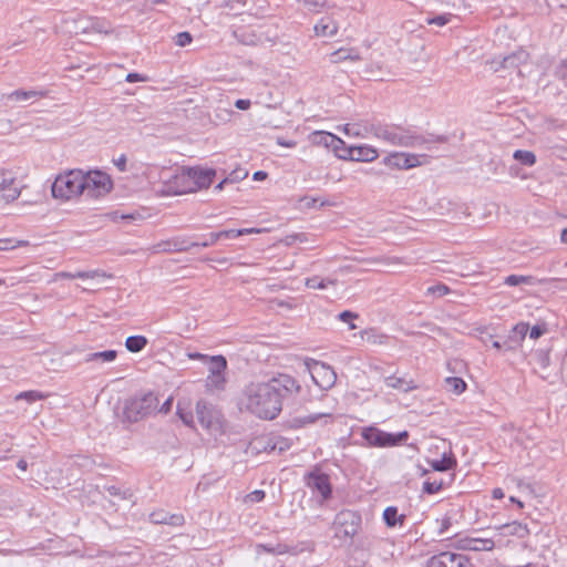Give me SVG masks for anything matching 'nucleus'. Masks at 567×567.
I'll return each instance as SVG.
<instances>
[{
    "label": "nucleus",
    "instance_id": "nucleus-1",
    "mask_svg": "<svg viewBox=\"0 0 567 567\" xmlns=\"http://www.w3.org/2000/svg\"><path fill=\"white\" fill-rule=\"evenodd\" d=\"M301 390L298 381L289 374L279 373L267 382H250L243 390L241 409L264 420L275 419L285 401L296 398Z\"/></svg>",
    "mask_w": 567,
    "mask_h": 567
},
{
    "label": "nucleus",
    "instance_id": "nucleus-2",
    "mask_svg": "<svg viewBox=\"0 0 567 567\" xmlns=\"http://www.w3.org/2000/svg\"><path fill=\"white\" fill-rule=\"evenodd\" d=\"M158 406L153 392H141L126 400L123 414L126 421L134 423L151 415Z\"/></svg>",
    "mask_w": 567,
    "mask_h": 567
},
{
    "label": "nucleus",
    "instance_id": "nucleus-3",
    "mask_svg": "<svg viewBox=\"0 0 567 567\" xmlns=\"http://www.w3.org/2000/svg\"><path fill=\"white\" fill-rule=\"evenodd\" d=\"M83 171L73 169L59 175L52 184L51 192L54 198L71 199L83 194Z\"/></svg>",
    "mask_w": 567,
    "mask_h": 567
},
{
    "label": "nucleus",
    "instance_id": "nucleus-4",
    "mask_svg": "<svg viewBox=\"0 0 567 567\" xmlns=\"http://www.w3.org/2000/svg\"><path fill=\"white\" fill-rule=\"evenodd\" d=\"M215 176L213 169L186 168L175 176L178 189L176 193H193L202 188H207Z\"/></svg>",
    "mask_w": 567,
    "mask_h": 567
},
{
    "label": "nucleus",
    "instance_id": "nucleus-5",
    "mask_svg": "<svg viewBox=\"0 0 567 567\" xmlns=\"http://www.w3.org/2000/svg\"><path fill=\"white\" fill-rule=\"evenodd\" d=\"M83 194L97 198L107 194L113 186L111 177L101 171L83 172Z\"/></svg>",
    "mask_w": 567,
    "mask_h": 567
},
{
    "label": "nucleus",
    "instance_id": "nucleus-6",
    "mask_svg": "<svg viewBox=\"0 0 567 567\" xmlns=\"http://www.w3.org/2000/svg\"><path fill=\"white\" fill-rule=\"evenodd\" d=\"M362 437L370 446L389 447L396 446L405 442L409 437V432L402 431L398 434H392L378 427L370 426L362 430Z\"/></svg>",
    "mask_w": 567,
    "mask_h": 567
},
{
    "label": "nucleus",
    "instance_id": "nucleus-7",
    "mask_svg": "<svg viewBox=\"0 0 567 567\" xmlns=\"http://www.w3.org/2000/svg\"><path fill=\"white\" fill-rule=\"evenodd\" d=\"M361 522L360 515L352 511H341L333 520L334 534L339 538L352 537L357 534Z\"/></svg>",
    "mask_w": 567,
    "mask_h": 567
},
{
    "label": "nucleus",
    "instance_id": "nucleus-8",
    "mask_svg": "<svg viewBox=\"0 0 567 567\" xmlns=\"http://www.w3.org/2000/svg\"><path fill=\"white\" fill-rule=\"evenodd\" d=\"M21 188L13 172L0 169V204L16 200L21 194Z\"/></svg>",
    "mask_w": 567,
    "mask_h": 567
},
{
    "label": "nucleus",
    "instance_id": "nucleus-9",
    "mask_svg": "<svg viewBox=\"0 0 567 567\" xmlns=\"http://www.w3.org/2000/svg\"><path fill=\"white\" fill-rule=\"evenodd\" d=\"M446 141L445 136H435L433 138H425L412 131L404 130L402 127H398L394 133V138L391 143L393 146H402V147H416L421 146L429 142H439L444 143Z\"/></svg>",
    "mask_w": 567,
    "mask_h": 567
},
{
    "label": "nucleus",
    "instance_id": "nucleus-10",
    "mask_svg": "<svg viewBox=\"0 0 567 567\" xmlns=\"http://www.w3.org/2000/svg\"><path fill=\"white\" fill-rule=\"evenodd\" d=\"M309 371L315 383L321 389H330L337 381L334 370L326 363L315 361L309 367Z\"/></svg>",
    "mask_w": 567,
    "mask_h": 567
},
{
    "label": "nucleus",
    "instance_id": "nucleus-11",
    "mask_svg": "<svg viewBox=\"0 0 567 567\" xmlns=\"http://www.w3.org/2000/svg\"><path fill=\"white\" fill-rule=\"evenodd\" d=\"M468 558L462 554L443 551L430 558L427 567H467Z\"/></svg>",
    "mask_w": 567,
    "mask_h": 567
},
{
    "label": "nucleus",
    "instance_id": "nucleus-12",
    "mask_svg": "<svg viewBox=\"0 0 567 567\" xmlns=\"http://www.w3.org/2000/svg\"><path fill=\"white\" fill-rule=\"evenodd\" d=\"M196 416L204 429L210 430L218 424V412L213 404L205 400L196 403Z\"/></svg>",
    "mask_w": 567,
    "mask_h": 567
},
{
    "label": "nucleus",
    "instance_id": "nucleus-13",
    "mask_svg": "<svg viewBox=\"0 0 567 567\" xmlns=\"http://www.w3.org/2000/svg\"><path fill=\"white\" fill-rule=\"evenodd\" d=\"M455 547L461 550L488 551L495 547L492 538L466 536L455 540Z\"/></svg>",
    "mask_w": 567,
    "mask_h": 567
},
{
    "label": "nucleus",
    "instance_id": "nucleus-14",
    "mask_svg": "<svg viewBox=\"0 0 567 567\" xmlns=\"http://www.w3.org/2000/svg\"><path fill=\"white\" fill-rule=\"evenodd\" d=\"M306 484L312 492H317L323 501L331 495V485L327 474L311 472L306 476Z\"/></svg>",
    "mask_w": 567,
    "mask_h": 567
},
{
    "label": "nucleus",
    "instance_id": "nucleus-15",
    "mask_svg": "<svg viewBox=\"0 0 567 567\" xmlns=\"http://www.w3.org/2000/svg\"><path fill=\"white\" fill-rule=\"evenodd\" d=\"M528 59V53L524 50H518L512 54L504 56L501 61H491V69L494 72L501 69H518V66L525 63Z\"/></svg>",
    "mask_w": 567,
    "mask_h": 567
},
{
    "label": "nucleus",
    "instance_id": "nucleus-16",
    "mask_svg": "<svg viewBox=\"0 0 567 567\" xmlns=\"http://www.w3.org/2000/svg\"><path fill=\"white\" fill-rule=\"evenodd\" d=\"M378 157V151L371 146H350L349 150L341 155V159L357 162H372Z\"/></svg>",
    "mask_w": 567,
    "mask_h": 567
},
{
    "label": "nucleus",
    "instance_id": "nucleus-17",
    "mask_svg": "<svg viewBox=\"0 0 567 567\" xmlns=\"http://www.w3.org/2000/svg\"><path fill=\"white\" fill-rule=\"evenodd\" d=\"M419 157L420 156L414 154L394 153L386 156L384 163L390 167L408 169L421 164Z\"/></svg>",
    "mask_w": 567,
    "mask_h": 567
},
{
    "label": "nucleus",
    "instance_id": "nucleus-18",
    "mask_svg": "<svg viewBox=\"0 0 567 567\" xmlns=\"http://www.w3.org/2000/svg\"><path fill=\"white\" fill-rule=\"evenodd\" d=\"M529 330L528 323L518 322L513 327L506 340L504 341V346L506 350L516 349L523 340L526 338Z\"/></svg>",
    "mask_w": 567,
    "mask_h": 567
},
{
    "label": "nucleus",
    "instance_id": "nucleus-19",
    "mask_svg": "<svg viewBox=\"0 0 567 567\" xmlns=\"http://www.w3.org/2000/svg\"><path fill=\"white\" fill-rule=\"evenodd\" d=\"M310 142L313 145L323 146L326 148L334 147L336 145H341L342 140L336 136L332 133L324 131H317L310 134Z\"/></svg>",
    "mask_w": 567,
    "mask_h": 567
},
{
    "label": "nucleus",
    "instance_id": "nucleus-20",
    "mask_svg": "<svg viewBox=\"0 0 567 567\" xmlns=\"http://www.w3.org/2000/svg\"><path fill=\"white\" fill-rule=\"evenodd\" d=\"M218 233H210L207 238L200 243H192L189 246H178L177 244H172L169 241L162 244V250L163 251H171V250H188L190 247H209L215 245L219 240ZM161 247V245H158Z\"/></svg>",
    "mask_w": 567,
    "mask_h": 567
},
{
    "label": "nucleus",
    "instance_id": "nucleus-21",
    "mask_svg": "<svg viewBox=\"0 0 567 567\" xmlns=\"http://www.w3.org/2000/svg\"><path fill=\"white\" fill-rule=\"evenodd\" d=\"M44 96V93L37 90H17L9 94L3 95V99L8 102H16L23 104L30 100H38L40 97Z\"/></svg>",
    "mask_w": 567,
    "mask_h": 567
},
{
    "label": "nucleus",
    "instance_id": "nucleus-22",
    "mask_svg": "<svg viewBox=\"0 0 567 567\" xmlns=\"http://www.w3.org/2000/svg\"><path fill=\"white\" fill-rule=\"evenodd\" d=\"M398 126L370 124L371 134L386 144L392 143Z\"/></svg>",
    "mask_w": 567,
    "mask_h": 567
},
{
    "label": "nucleus",
    "instance_id": "nucleus-23",
    "mask_svg": "<svg viewBox=\"0 0 567 567\" xmlns=\"http://www.w3.org/2000/svg\"><path fill=\"white\" fill-rule=\"evenodd\" d=\"M338 23L332 18L324 17L315 25V32L320 37H332L338 32Z\"/></svg>",
    "mask_w": 567,
    "mask_h": 567
},
{
    "label": "nucleus",
    "instance_id": "nucleus-24",
    "mask_svg": "<svg viewBox=\"0 0 567 567\" xmlns=\"http://www.w3.org/2000/svg\"><path fill=\"white\" fill-rule=\"evenodd\" d=\"M361 60V56L355 49H339L330 54V61L331 63H340L342 61H359Z\"/></svg>",
    "mask_w": 567,
    "mask_h": 567
},
{
    "label": "nucleus",
    "instance_id": "nucleus-25",
    "mask_svg": "<svg viewBox=\"0 0 567 567\" xmlns=\"http://www.w3.org/2000/svg\"><path fill=\"white\" fill-rule=\"evenodd\" d=\"M384 381L389 388L396 389L403 392H409L411 390L416 389V385L413 384L412 380H406L404 378L395 375L386 377Z\"/></svg>",
    "mask_w": 567,
    "mask_h": 567
},
{
    "label": "nucleus",
    "instance_id": "nucleus-26",
    "mask_svg": "<svg viewBox=\"0 0 567 567\" xmlns=\"http://www.w3.org/2000/svg\"><path fill=\"white\" fill-rule=\"evenodd\" d=\"M383 519L388 527H394L398 524H403L405 515L399 514V511L395 506H389L383 512Z\"/></svg>",
    "mask_w": 567,
    "mask_h": 567
},
{
    "label": "nucleus",
    "instance_id": "nucleus-27",
    "mask_svg": "<svg viewBox=\"0 0 567 567\" xmlns=\"http://www.w3.org/2000/svg\"><path fill=\"white\" fill-rule=\"evenodd\" d=\"M209 374H224L227 369V360L224 355H213L207 361Z\"/></svg>",
    "mask_w": 567,
    "mask_h": 567
},
{
    "label": "nucleus",
    "instance_id": "nucleus-28",
    "mask_svg": "<svg viewBox=\"0 0 567 567\" xmlns=\"http://www.w3.org/2000/svg\"><path fill=\"white\" fill-rule=\"evenodd\" d=\"M342 131L346 135L354 137L367 138L369 135H372L370 132V125H360L358 123L346 124Z\"/></svg>",
    "mask_w": 567,
    "mask_h": 567
},
{
    "label": "nucleus",
    "instance_id": "nucleus-29",
    "mask_svg": "<svg viewBox=\"0 0 567 567\" xmlns=\"http://www.w3.org/2000/svg\"><path fill=\"white\" fill-rule=\"evenodd\" d=\"M498 528L503 529L506 535H513V536H517L519 538H524L529 534V530L526 527V525H523L522 523H518V522L504 524V525L499 526Z\"/></svg>",
    "mask_w": 567,
    "mask_h": 567
},
{
    "label": "nucleus",
    "instance_id": "nucleus-30",
    "mask_svg": "<svg viewBox=\"0 0 567 567\" xmlns=\"http://www.w3.org/2000/svg\"><path fill=\"white\" fill-rule=\"evenodd\" d=\"M117 352L115 350H105L101 352L89 353L84 361L85 362H112L116 359Z\"/></svg>",
    "mask_w": 567,
    "mask_h": 567
},
{
    "label": "nucleus",
    "instance_id": "nucleus-31",
    "mask_svg": "<svg viewBox=\"0 0 567 567\" xmlns=\"http://www.w3.org/2000/svg\"><path fill=\"white\" fill-rule=\"evenodd\" d=\"M147 344L144 336H131L125 340V348L133 353L142 351Z\"/></svg>",
    "mask_w": 567,
    "mask_h": 567
},
{
    "label": "nucleus",
    "instance_id": "nucleus-32",
    "mask_svg": "<svg viewBox=\"0 0 567 567\" xmlns=\"http://www.w3.org/2000/svg\"><path fill=\"white\" fill-rule=\"evenodd\" d=\"M47 398H48V394H45V393H42V392L35 391V390H30V391H24V392L18 393L14 396V400L16 401L24 400L29 404H31V403H33L35 401L44 400Z\"/></svg>",
    "mask_w": 567,
    "mask_h": 567
},
{
    "label": "nucleus",
    "instance_id": "nucleus-33",
    "mask_svg": "<svg viewBox=\"0 0 567 567\" xmlns=\"http://www.w3.org/2000/svg\"><path fill=\"white\" fill-rule=\"evenodd\" d=\"M445 384L449 391L453 392L454 394H461L466 389V383L463 379L457 377H449L445 379Z\"/></svg>",
    "mask_w": 567,
    "mask_h": 567
},
{
    "label": "nucleus",
    "instance_id": "nucleus-34",
    "mask_svg": "<svg viewBox=\"0 0 567 567\" xmlns=\"http://www.w3.org/2000/svg\"><path fill=\"white\" fill-rule=\"evenodd\" d=\"M513 157L526 166H533L536 163V156L530 151L517 150L514 152Z\"/></svg>",
    "mask_w": 567,
    "mask_h": 567
},
{
    "label": "nucleus",
    "instance_id": "nucleus-35",
    "mask_svg": "<svg viewBox=\"0 0 567 567\" xmlns=\"http://www.w3.org/2000/svg\"><path fill=\"white\" fill-rule=\"evenodd\" d=\"M99 275H100V272L97 270L78 271L75 274L62 271V272L55 274V277L56 278H64V279H75V278L89 279V278H94V277H96Z\"/></svg>",
    "mask_w": 567,
    "mask_h": 567
},
{
    "label": "nucleus",
    "instance_id": "nucleus-36",
    "mask_svg": "<svg viewBox=\"0 0 567 567\" xmlns=\"http://www.w3.org/2000/svg\"><path fill=\"white\" fill-rule=\"evenodd\" d=\"M336 284V279H320L319 277H311L306 279V287L310 289H324L328 285Z\"/></svg>",
    "mask_w": 567,
    "mask_h": 567
},
{
    "label": "nucleus",
    "instance_id": "nucleus-37",
    "mask_svg": "<svg viewBox=\"0 0 567 567\" xmlns=\"http://www.w3.org/2000/svg\"><path fill=\"white\" fill-rule=\"evenodd\" d=\"M454 465H456L455 460L453 457L446 456H443L441 460L431 462L432 468L437 472L451 470Z\"/></svg>",
    "mask_w": 567,
    "mask_h": 567
},
{
    "label": "nucleus",
    "instance_id": "nucleus-38",
    "mask_svg": "<svg viewBox=\"0 0 567 567\" xmlns=\"http://www.w3.org/2000/svg\"><path fill=\"white\" fill-rule=\"evenodd\" d=\"M219 235V238H236L245 234H252V233H259L258 229L255 228H244V229H227L217 231Z\"/></svg>",
    "mask_w": 567,
    "mask_h": 567
},
{
    "label": "nucleus",
    "instance_id": "nucleus-39",
    "mask_svg": "<svg viewBox=\"0 0 567 567\" xmlns=\"http://www.w3.org/2000/svg\"><path fill=\"white\" fill-rule=\"evenodd\" d=\"M225 382H226V379H225L224 374H217V375L208 374V377L206 379V386L209 390H221V389H224Z\"/></svg>",
    "mask_w": 567,
    "mask_h": 567
},
{
    "label": "nucleus",
    "instance_id": "nucleus-40",
    "mask_svg": "<svg viewBox=\"0 0 567 567\" xmlns=\"http://www.w3.org/2000/svg\"><path fill=\"white\" fill-rule=\"evenodd\" d=\"M504 282L507 286H511V287L523 285V284L530 285L533 282V277H530V276L511 275V276H507L505 278Z\"/></svg>",
    "mask_w": 567,
    "mask_h": 567
},
{
    "label": "nucleus",
    "instance_id": "nucleus-41",
    "mask_svg": "<svg viewBox=\"0 0 567 567\" xmlns=\"http://www.w3.org/2000/svg\"><path fill=\"white\" fill-rule=\"evenodd\" d=\"M454 17L453 13L451 12H445V13H442V14H437L433 18H426L425 19V22L427 24H435L437 27H444L445 24H447L451 19Z\"/></svg>",
    "mask_w": 567,
    "mask_h": 567
},
{
    "label": "nucleus",
    "instance_id": "nucleus-42",
    "mask_svg": "<svg viewBox=\"0 0 567 567\" xmlns=\"http://www.w3.org/2000/svg\"><path fill=\"white\" fill-rule=\"evenodd\" d=\"M444 483L442 480L431 481L430 478L423 483V492L426 494H435L442 489Z\"/></svg>",
    "mask_w": 567,
    "mask_h": 567
},
{
    "label": "nucleus",
    "instance_id": "nucleus-43",
    "mask_svg": "<svg viewBox=\"0 0 567 567\" xmlns=\"http://www.w3.org/2000/svg\"><path fill=\"white\" fill-rule=\"evenodd\" d=\"M125 114L132 121L141 122L144 120V114L140 111L138 105H134V104L126 105Z\"/></svg>",
    "mask_w": 567,
    "mask_h": 567
},
{
    "label": "nucleus",
    "instance_id": "nucleus-44",
    "mask_svg": "<svg viewBox=\"0 0 567 567\" xmlns=\"http://www.w3.org/2000/svg\"><path fill=\"white\" fill-rule=\"evenodd\" d=\"M177 414H178L179 419L183 421L184 424H186L188 426H192V424L194 422V416H193L192 411L184 410L181 406V403H178L177 404Z\"/></svg>",
    "mask_w": 567,
    "mask_h": 567
},
{
    "label": "nucleus",
    "instance_id": "nucleus-45",
    "mask_svg": "<svg viewBox=\"0 0 567 567\" xmlns=\"http://www.w3.org/2000/svg\"><path fill=\"white\" fill-rule=\"evenodd\" d=\"M449 292H450V288L444 284L431 286L426 290L427 295H435L439 297H443V296L447 295Z\"/></svg>",
    "mask_w": 567,
    "mask_h": 567
},
{
    "label": "nucleus",
    "instance_id": "nucleus-46",
    "mask_svg": "<svg viewBox=\"0 0 567 567\" xmlns=\"http://www.w3.org/2000/svg\"><path fill=\"white\" fill-rule=\"evenodd\" d=\"M168 513L165 511H156L150 514V520L153 524H166Z\"/></svg>",
    "mask_w": 567,
    "mask_h": 567
},
{
    "label": "nucleus",
    "instance_id": "nucleus-47",
    "mask_svg": "<svg viewBox=\"0 0 567 567\" xmlns=\"http://www.w3.org/2000/svg\"><path fill=\"white\" fill-rule=\"evenodd\" d=\"M265 498V492L261 489H256L245 497L246 503H258Z\"/></svg>",
    "mask_w": 567,
    "mask_h": 567
},
{
    "label": "nucleus",
    "instance_id": "nucleus-48",
    "mask_svg": "<svg viewBox=\"0 0 567 567\" xmlns=\"http://www.w3.org/2000/svg\"><path fill=\"white\" fill-rule=\"evenodd\" d=\"M547 331L545 324H536L532 329L528 330L530 339H538Z\"/></svg>",
    "mask_w": 567,
    "mask_h": 567
},
{
    "label": "nucleus",
    "instance_id": "nucleus-49",
    "mask_svg": "<svg viewBox=\"0 0 567 567\" xmlns=\"http://www.w3.org/2000/svg\"><path fill=\"white\" fill-rule=\"evenodd\" d=\"M184 516L181 514H169L167 515L166 525L171 526H182L184 524Z\"/></svg>",
    "mask_w": 567,
    "mask_h": 567
},
{
    "label": "nucleus",
    "instance_id": "nucleus-50",
    "mask_svg": "<svg viewBox=\"0 0 567 567\" xmlns=\"http://www.w3.org/2000/svg\"><path fill=\"white\" fill-rule=\"evenodd\" d=\"M192 42V35L188 32H179L176 35V44L178 47H185Z\"/></svg>",
    "mask_w": 567,
    "mask_h": 567
},
{
    "label": "nucleus",
    "instance_id": "nucleus-51",
    "mask_svg": "<svg viewBox=\"0 0 567 567\" xmlns=\"http://www.w3.org/2000/svg\"><path fill=\"white\" fill-rule=\"evenodd\" d=\"M24 244H25L24 241H17V244L14 245L12 239H9V238L0 239V251L13 249L17 246L24 245Z\"/></svg>",
    "mask_w": 567,
    "mask_h": 567
},
{
    "label": "nucleus",
    "instance_id": "nucleus-52",
    "mask_svg": "<svg viewBox=\"0 0 567 567\" xmlns=\"http://www.w3.org/2000/svg\"><path fill=\"white\" fill-rule=\"evenodd\" d=\"M330 416L329 414H326V413H318V414H309V415H306L301 419V422L303 424H311V423H315L317 422L319 419L321 417H328Z\"/></svg>",
    "mask_w": 567,
    "mask_h": 567
},
{
    "label": "nucleus",
    "instance_id": "nucleus-53",
    "mask_svg": "<svg viewBox=\"0 0 567 567\" xmlns=\"http://www.w3.org/2000/svg\"><path fill=\"white\" fill-rule=\"evenodd\" d=\"M358 318V315L349 310H344L339 315V319L343 322H349L352 319Z\"/></svg>",
    "mask_w": 567,
    "mask_h": 567
},
{
    "label": "nucleus",
    "instance_id": "nucleus-54",
    "mask_svg": "<svg viewBox=\"0 0 567 567\" xmlns=\"http://www.w3.org/2000/svg\"><path fill=\"white\" fill-rule=\"evenodd\" d=\"M189 359L192 360H202L204 361L205 363H207V361L209 360V355L207 354H203V353H199V352H190L187 354Z\"/></svg>",
    "mask_w": 567,
    "mask_h": 567
},
{
    "label": "nucleus",
    "instance_id": "nucleus-55",
    "mask_svg": "<svg viewBox=\"0 0 567 567\" xmlns=\"http://www.w3.org/2000/svg\"><path fill=\"white\" fill-rule=\"evenodd\" d=\"M331 150L339 158H341V155L344 154L349 150V147H347L344 142L342 141L341 145H336L334 147H331Z\"/></svg>",
    "mask_w": 567,
    "mask_h": 567
},
{
    "label": "nucleus",
    "instance_id": "nucleus-56",
    "mask_svg": "<svg viewBox=\"0 0 567 567\" xmlns=\"http://www.w3.org/2000/svg\"><path fill=\"white\" fill-rule=\"evenodd\" d=\"M250 101L249 100H244V99H239L235 102V106L238 109V110H248L250 107Z\"/></svg>",
    "mask_w": 567,
    "mask_h": 567
},
{
    "label": "nucleus",
    "instance_id": "nucleus-57",
    "mask_svg": "<svg viewBox=\"0 0 567 567\" xmlns=\"http://www.w3.org/2000/svg\"><path fill=\"white\" fill-rule=\"evenodd\" d=\"M114 164L121 172H125L126 169V157L125 155H121L117 159L114 161Z\"/></svg>",
    "mask_w": 567,
    "mask_h": 567
},
{
    "label": "nucleus",
    "instance_id": "nucleus-58",
    "mask_svg": "<svg viewBox=\"0 0 567 567\" xmlns=\"http://www.w3.org/2000/svg\"><path fill=\"white\" fill-rule=\"evenodd\" d=\"M126 81L130 83H133V82H138V81H145V78L138 73H128L126 75Z\"/></svg>",
    "mask_w": 567,
    "mask_h": 567
},
{
    "label": "nucleus",
    "instance_id": "nucleus-59",
    "mask_svg": "<svg viewBox=\"0 0 567 567\" xmlns=\"http://www.w3.org/2000/svg\"><path fill=\"white\" fill-rule=\"evenodd\" d=\"M172 403H173V399L172 398H168L163 404L162 406L159 408V412L166 414L171 411L172 409Z\"/></svg>",
    "mask_w": 567,
    "mask_h": 567
},
{
    "label": "nucleus",
    "instance_id": "nucleus-60",
    "mask_svg": "<svg viewBox=\"0 0 567 567\" xmlns=\"http://www.w3.org/2000/svg\"><path fill=\"white\" fill-rule=\"evenodd\" d=\"M106 492L111 495V496H118L121 495V492H120V488L112 485V486H106L105 487Z\"/></svg>",
    "mask_w": 567,
    "mask_h": 567
},
{
    "label": "nucleus",
    "instance_id": "nucleus-61",
    "mask_svg": "<svg viewBox=\"0 0 567 567\" xmlns=\"http://www.w3.org/2000/svg\"><path fill=\"white\" fill-rule=\"evenodd\" d=\"M266 177H267V173H266V172H264V171H257V172H255V173H254V176H252V178H254L255 181H262V179H265Z\"/></svg>",
    "mask_w": 567,
    "mask_h": 567
},
{
    "label": "nucleus",
    "instance_id": "nucleus-62",
    "mask_svg": "<svg viewBox=\"0 0 567 567\" xmlns=\"http://www.w3.org/2000/svg\"><path fill=\"white\" fill-rule=\"evenodd\" d=\"M503 497H504V493H503V491L501 488H495L493 491V498L501 499Z\"/></svg>",
    "mask_w": 567,
    "mask_h": 567
},
{
    "label": "nucleus",
    "instance_id": "nucleus-63",
    "mask_svg": "<svg viewBox=\"0 0 567 567\" xmlns=\"http://www.w3.org/2000/svg\"><path fill=\"white\" fill-rule=\"evenodd\" d=\"M278 144L286 146V147H295L296 146V142H293V141L286 142L280 138L278 140Z\"/></svg>",
    "mask_w": 567,
    "mask_h": 567
},
{
    "label": "nucleus",
    "instance_id": "nucleus-64",
    "mask_svg": "<svg viewBox=\"0 0 567 567\" xmlns=\"http://www.w3.org/2000/svg\"><path fill=\"white\" fill-rule=\"evenodd\" d=\"M560 240L561 243L567 244V228L561 230Z\"/></svg>",
    "mask_w": 567,
    "mask_h": 567
}]
</instances>
